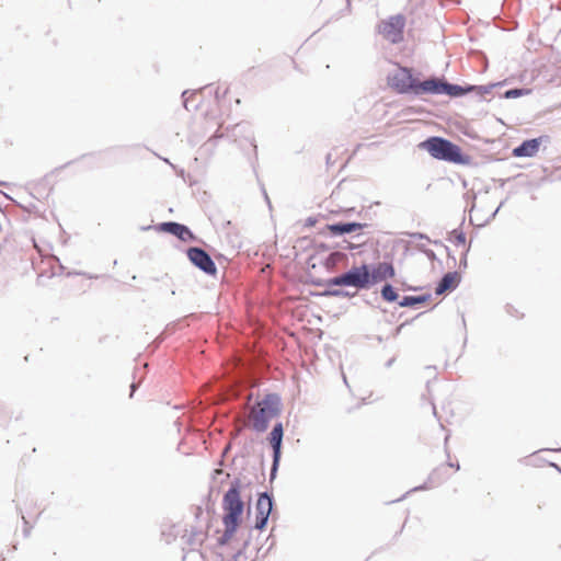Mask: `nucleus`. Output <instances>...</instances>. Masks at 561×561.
Masks as SVG:
<instances>
[{"mask_svg": "<svg viewBox=\"0 0 561 561\" xmlns=\"http://www.w3.org/2000/svg\"><path fill=\"white\" fill-rule=\"evenodd\" d=\"M242 482L240 478H234L229 485V489L222 496V524L224 533L217 539L218 546H226L230 542L236 535L239 526L242 523L244 512V501L241 497Z\"/></svg>", "mask_w": 561, "mask_h": 561, "instance_id": "f257e3e1", "label": "nucleus"}, {"mask_svg": "<svg viewBox=\"0 0 561 561\" xmlns=\"http://www.w3.org/2000/svg\"><path fill=\"white\" fill-rule=\"evenodd\" d=\"M423 73L414 68L398 65L397 68L388 72L386 80L388 87L398 94L421 98L430 95L432 87V76L422 80Z\"/></svg>", "mask_w": 561, "mask_h": 561, "instance_id": "f03ea898", "label": "nucleus"}, {"mask_svg": "<svg viewBox=\"0 0 561 561\" xmlns=\"http://www.w3.org/2000/svg\"><path fill=\"white\" fill-rule=\"evenodd\" d=\"M417 148L427 151L436 160L458 165H469L472 161L456 142H419Z\"/></svg>", "mask_w": 561, "mask_h": 561, "instance_id": "7ed1b4c3", "label": "nucleus"}, {"mask_svg": "<svg viewBox=\"0 0 561 561\" xmlns=\"http://www.w3.org/2000/svg\"><path fill=\"white\" fill-rule=\"evenodd\" d=\"M282 413V398L276 392H270L261 401V409L253 419L252 428L256 433H264L271 421Z\"/></svg>", "mask_w": 561, "mask_h": 561, "instance_id": "20e7f679", "label": "nucleus"}, {"mask_svg": "<svg viewBox=\"0 0 561 561\" xmlns=\"http://www.w3.org/2000/svg\"><path fill=\"white\" fill-rule=\"evenodd\" d=\"M473 90V84H458L449 82L445 76L432 75L430 95H446L450 99H459L468 95Z\"/></svg>", "mask_w": 561, "mask_h": 561, "instance_id": "39448f33", "label": "nucleus"}, {"mask_svg": "<svg viewBox=\"0 0 561 561\" xmlns=\"http://www.w3.org/2000/svg\"><path fill=\"white\" fill-rule=\"evenodd\" d=\"M222 138L227 140H255L252 125L248 121H242L231 126L229 125L225 127V131H222L221 126H218L207 140H221Z\"/></svg>", "mask_w": 561, "mask_h": 561, "instance_id": "423d86ee", "label": "nucleus"}, {"mask_svg": "<svg viewBox=\"0 0 561 561\" xmlns=\"http://www.w3.org/2000/svg\"><path fill=\"white\" fill-rule=\"evenodd\" d=\"M345 273L347 287H354L356 293L369 290L375 286L369 263L364 262L359 265H353L351 268L346 270Z\"/></svg>", "mask_w": 561, "mask_h": 561, "instance_id": "0eeeda50", "label": "nucleus"}, {"mask_svg": "<svg viewBox=\"0 0 561 561\" xmlns=\"http://www.w3.org/2000/svg\"><path fill=\"white\" fill-rule=\"evenodd\" d=\"M405 24V15L398 13L382 20L378 25V28L379 33H381L385 38L390 41L392 44H399L403 41Z\"/></svg>", "mask_w": 561, "mask_h": 561, "instance_id": "6e6552de", "label": "nucleus"}, {"mask_svg": "<svg viewBox=\"0 0 561 561\" xmlns=\"http://www.w3.org/2000/svg\"><path fill=\"white\" fill-rule=\"evenodd\" d=\"M283 438H284V426L282 422H276L273 425L272 431L267 435V440L272 447V466L270 470V481H273L276 476L280 463L282 458V448H283Z\"/></svg>", "mask_w": 561, "mask_h": 561, "instance_id": "1a4fd4ad", "label": "nucleus"}, {"mask_svg": "<svg viewBox=\"0 0 561 561\" xmlns=\"http://www.w3.org/2000/svg\"><path fill=\"white\" fill-rule=\"evenodd\" d=\"M188 261L196 268L209 276L217 274V266L213 257L204 249L199 247H190L186 250Z\"/></svg>", "mask_w": 561, "mask_h": 561, "instance_id": "9d476101", "label": "nucleus"}, {"mask_svg": "<svg viewBox=\"0 0 561 561\" xmlns=\"http://www.w3.org/2000/svg\"><path fill=\"white\" fill-rule=\"evenodd\" d=\"M154 230L158 232L172 234L183 242H195L198 240L197 236L191 230L188 226L176 221H164L157 224L154 225Z\"/></svg>", "mask_w": 561, "mask_h": 561, "instance_id": "9b49d317", "label": "nucleus"}, {"mask_svg": "<svg viewBox=\"0 0 561 561\" xmlns=\"http://www.w3.org/2000/svg\"><path fill=\"white\" fill-rule=\"evenodd\" d=\"M366 227H368V224H362L357 221H337L325 225L324 230L329 231L332 237H341L357 230H362Z\"/></svg>", "mask_w": 561, "mask_h": 561, "instance_id": "f8f14e48", "label": "nucleus"}, {"mask_svg": "<svg viewBox=\"0 0 561 561\" xmlns=\"http://www.w3.org/2000/svg\"><path fill=\"white\" fill-rule=\"evenodd\" d=\"M370 272L374 276V285L376 286L379 283L387 282L390 278L396 276V270L392 262H378V263H369Z\"/></svg>", "mask_w": 561, "mask_h": 561, "instance_id": "ddd939ff", "label": "nucleus"}, {"mask_svg": "<svg viewBox=\"0 0 561 561\" xmlns=\"http://www.w3.org/2000/svg\"><path fill=\"white\" fill-rule=\"evenodd\" d=\"M461 280V276L457 271L445 273L435 287V295L439 296L445 293L455 290Z\"/></svg>", "mask_w": 561, "mask_h": 561, "instance_id": "4468645a", "label": "nucleus"}, {"mask_svg": "<svg viewBox=\"0 0 561 561\" xmlns=\"http://www.w3.org/2000/svg\"><path fill=\"white\" fill-rule=\"evenodd\" d=\"M213 83L202 87L199 90H184L181 94L182 104L187 111H197L201 106L202 100H197L199 91L204 92L211 88Z\"/></svg>", "mask_w": 561, "mask_h": 561, "instance_id": "2eb2a0df", "label": "nucleus"}, {"mask_svg": "<svg viewBox=\"0 0 561 561\" xmlns=\"http://www.w3.org/2000/svg\"><path fill=\"white\" fill-rule=\"evenodd\" d=\"M275 506V500L272 492L264 491L257 494V501L255 505L256 514L271 516Z\"/></svg>", "mask_w": 561, "mask_h": 561, "instance_id": "dca6fc26", "label": "nucleus"}, {"mask_svg": "<svg viewBox=\"0 0 561 561\" xmlns=\"http://www.w3.org/2000/svg\"><path fill=\"white\" fill-rule=\"evenodd\" d=\"M542 142H520L517 147H515L512 151L514 157L518 158H530L536 156L539 151Z\"/></svg>", "mask_w": 561, "mask_h": 561, "instance_id": "f3484780", "label": "nucleus"}, {"mask_svg": "<svg viewBox=\"0 0 561 561\" xmlns=\"http://www.w3.org/2000/svg\"><path fill=\"white\" fill-rule=\"evenodd\" d=\"M317 286H323L324 289H336L340 287H347L346 273L343 272L327 279H319L314 282Z\"/></svg>", "mask_w": 561, "mask_h": 561, "instance_id": "a211bd4d", "label": "nucleus"}, {"mask_svg": "<svg viewBox=\"0 0 561 561\" xmlns=\"http://www.w3.org/2000/svg\"><path fill=\"white\" fill-rule=\"evenodd\" d=\"M432 299V294L426 293L417 296H403L398 305L402 308H415L417 305H423Z\"/></svg>", "mask_w": 561, "mask_h": 561, "instance_id": "6ab92c4d", "label": "nucleus"}, {"mask_svg": "<svg viewBox=\"0 0 561 561\" xmlns=\"http://www.w3.org/2000/svg\"><path fill=\"white\" fill-rule=\"evenodd\" d=\"M505 83H506V80L497 81V82H490L488 84H482V85L473 84V90L471 93H473L474 96L479 101H483V100H485L486 94H490L496 88L504 87Z\"/></svg>", "mask_w": 561, "mask_h": 561, "instance_id": "aec40b11", "label": "nucleus"}, {"mask_svg": "<svg viewBox=\"0 0 561 561\" xmlns=\"http://www.w3.org/2000/svg\"><path fill=\"white\" fill-rule=\"evenodd\" d=\"M380 298L389 304L400 301L398 290L388 282H386L380 288Z\"/></svg>", "mask_w": 561, "mask_h": 561, "instance_id": "412c9836", "label": "nucleus"}, {"mask_svg": "<svg viewBox=\"0 0 561 561\" xmlns=\"http://www.w3.org/2000/svg\"><path fill=\"white\" fill-rule=\"evenodd\" d=\"M356 291H350L342 287L336 289H323L318 296L322 297H339V298H353L356 296Z\"/></svg>", "mask_w": 561, "mask_h": 561, "instance_id": "4be33fe9", "label": "nucleus"}, {"mask_svg": "<svg viewBox=\"0 0 561 561\" xmlns=\"http://www.w3.org/2000/svg\"><path fill=\"white\" fill-rule=\"evenodd\" d=\"M465 224V218H462L460 226ZM466 233L462 231L461 227L451 230L448 233L447 240L453 242L455 245H465L466 244Z\"/></svg>", "mask_w": 561, "mask_h": 561, "instance_id": "5701e85b", "label": "nucleus"}, {"mask_svg": "<svg viewBox=\"0 0 561 561\" xmlns=\"http://www.w3.org/2000/svg\"><path fill=\"white\" fill-rule=\"evenodd\" d=\"M530 93H531V89H529V88L515 87V88H511V89H507L506 91H504L500 95V98H503V99H517V98H520V96L528 95Z\"/></svg>", "mask_w": 561, "mask_h": 561, "instance_id": "b1692460", "label": "nucleus"}, {"mask_svg": "<svg viewBox=\"0 0 561 561\" xmlns=\"http://www.w3.org/2000/svg\"><path fill=\"white\" fill-rule=\"evenodd\" d=\"M438 473V469H435L432 471V473L428 476V479H427V482L419 485V486H415L413 489H411L410 491H408L404 495H402L401 497L394 500L393 502H399L401 500H403L409 493L411 492H415V491H422V490H427L428 489V482L430 483H435L437 482V479H436V476Z\"/></svg>", "mask_w": 561, "mask_h": 561, "instance_id": "393cba45", "label": "nucleus"}, {"mask_svg": "<svg viewBox=\"0 0 561 561\" xmlns=\"http://www.w3.org/2000/svg\"><path fill=\"white\" fill-rule=\"evenodd\" d=\"M268 519H270V516L268 515H259L256 514L255 515V523H254V528L257 529V530H264L268 524Z\"/></svg>", "mask_w": 561, "mask_h": 561, "instance_id": "a878e982", "label": "nucleus"}, {"mask_svg": "<svg viewBox=\"0 0 561 561\" xmlns=\"http://www.w3.org/2000/svg\"><path fill=\"white\" fill-rule=\"evenodd\" d=\"M228 91H229V88H226V89L224 90V92H220V88H219V87H216V88L214 89V91H209V93H214L215 102H216L217 104H219V103H220V101H221L222 99H225V98H226V95H227Z\"/></svg>", "mask_w": 561, "mask_h": 561, "instance_id": "bb28decb", "label": "nucleus"}, {"mask_svg": "<svg viewBox=\"0 0 561 561\" xmlns=\"http://www.w3.org/2000/svg\"><path fill=\"white\" fill-rule=\"evenodd\" d=\"M196 536H203L202 533H193L188 539V543L192 546L202 545L204 537L197 539Z\"/></svg>", "mask_w": 561, "mask_h": 561, "instance_id": "cd10ccee", "label": "nucleus"}, {"mask_svg": "<svg viewBox=\"0 0 561 561\" xmlns=\"http://www.w3.org/2000/svg\"><path fill=\"white\" fill-rule=\"evenodd\" d=\"M461 133L462 135H465L466 137H469L471 139H476L478 138V136L476 135V133L469 127V126H463L461 128Z\"/></svg>", "mask_w": 561, "mask_h": 561, "instance_id": "c85d7f7f", "label": "nucleus"}, {"mask_svg": "<svg viewBox=\"0 0 561 561\" xmlns=\"http://www.w3.org/2000/svg\"><path fill=\"white\" fill-rule=\"evenodd\" d=\"M432 242H433L435 245H440V247H443V248L446 250L448 257L453 260L454 264H456V257L451 254V252H450V250H449V248H448L447 245H445V244H444L442 241H439V240H435V241H432Z\"/></svg>", "mask_w": 561, "mask_h": 561, "instance_id": "c756f323", "label": "nucleus"}, {"mask_svg": "<svg viewBox=\"0 0 561 561\" xmlns=\"http://www.w3.org/2000/svg\"><path fill=\"white\" fill-rule=\"evenodd\" d=\"M470 247H471V242L469 243V247L463 251V253L460 257V263H459L460 267H463V268L467 267V255L470 250Z\"/></svg>", "mask_w": 561, "mask_h": 561, "instance_id": "7c9ffc66", "label": "nucleus"}, {"mask_svg": "<svg viewBox=\"0 0 561 561\" xmlns=\"http://www.w3.org/2000/svg\"><path fill=\"white\" fill-rule=\"evenodd\" d=\"M409 236L413 239L427 240L428 242H431V239L425 233L422 232H412L409 233Z\"/></svg>", "mask_w": 561, "mask_h": 561, "instance_id": "2f4dec72", "label": "nucleus"}, {"mask_svg": "<svg viewBox=\"0 0 561 561\" xmlns=\"http://www.w3.org/2000/svg\"><path fill=\"white\" fill-rule=\"evenodd\" d=\"M318 222V218L314 216H310L305 220V227L310 228L314 227Z\"/></svg>", "mask_w": 561, "mask_h": 561, "instance_id": "473e14b6", "label": "nucleus"}, {"mask_svg": "<svg viewBox=\"0 0 561 561\" xmlns=\"http://www.w3.org/2000/svg\"><path fill=\"white\" fill-rule=\"evenodd\" d=\"M507 201V198H505L504 201H502L500 203V205L496 207V209L491 214V216L488 218L486 222H489L490 220H493L495 218V216L497 215V213L500 211V209L504 206L505 202Z\"/></svg>", "mask_w": 561, "mask_h": 561, "instance_id": "72a5a7b5", "label": "nucleus"}, {"mask_svg": "<svg viewBox=\"0 0 561 561\" xmlns=\"http://www.w3.org/2000/svg\"><path fill=\"white\" fill-rule=\"evenodd\" d=\"M316 249L318 252H327L329 251L331 248L329 244L324 243V242H320V243H317L316 244Z\"/></svg>", "mask_w": 561, "mask_h": 561, "instance_id": "f704fd0d", "label": "nucleus"}, {"mask_svg": "<svg viewBox=\"0 0 561 561\" xmlns=\"http://www.w3.org/2000/svg\"><path fill=\"white\" fill-rule=\"evenodd\" d=\"M402 288H403V290H409V291H417V290L422 289V287H420V286H411V285H408L407 283L402 284Z\"/></svg>", "mask_w": 561, "mask_h": 561, "instance_id": "c9c22d12", "label": "nucleus"}, {"mask_svg": "<svg viewBox=\"0 0 561 561\" xmlns=\"http://www.w3.org/2000/svg\"><path fill=\"white\" fill-rule=\"evenodd\" d=\"M424 254L432 262L437 260V256H436L435 252L433 250H431V249L426 250Z\"/></svg>", "mask_w": 561, "mask_h": 561, "instance_id": "e433bc0d", "label": "nucleus"}, {"mask_svg": "<svg viewBox=\"0 0 561 561\" xmlns=\"http://www.w3.org/2000/svg\"><path fill=\"white\" fill-rule=\"evenodd\" d=\"M22 519H23V522H24V525L26 526V527L24 528V530H23L24 536H25V537H28V536H30V533H31V528H32V526H30V525H28V522L26 520V518H25L24 516H22Z\"/></svg>", "mask_w": 561, "mask_h": 561, "instance_id": "4c0bfd02", "label": "nucleus"}, {"mask_svg": "<svg viewBox=\"0 0 561 561\" xmlns=\"http://www.w3.org/2000/svg\"><path fill=\"white\" fill-rule=\"evenodd\" d=\"M524 140H538V141H541V140H550V137L548 135H540V136L533 137V138H525Z\"/></svg>", "mask_w": 561, "mask_h": 561, "instance_id": "58836bf2", "label": "nucleus"}, {"mask_svg": "<svg viewBox=\"0 0 561 561\" xmlns=\"http://www.w3.org/2000/svg\"><path fill=\"white\" fill-rule=\"evenodd\" d=\"M139 385L137 382H131L130 385V392H129V398H133L136 390L138 389Z\"/></svg>", "mask_w": 561, "mask_h": 561, "instance_id": "ea45409f", "label": "nucleus"}, {"mask_svg": "<svg viewBox=\"0 0 561 561\" xmlns=\"http://www.w3.org/2000/svg\"><path fill=\"white\" fill-rule=\"evenodd\" d=\"M423 140H447V139L444 138L443 136L432 135V136L425 137Z\"/></svg>", "mask_w": 561, "mask_h": 561, "instance_id": "a19ab883", "label": "nucleus"}, {"mask_svg": "<svg viewBox=\"0 0 561 561\" xmlns=\"http://www.w3.org/2000/svg\"><path fill=\"white\" fill-rule=\"evenodd\" d=\"M325 161H327L328 165H333L334 164L335 160H333V153L332 152H329L325 156Z\"/></svg>", "mask_w": 561, "mask_h": 561, "instance_id": "79ce46f5", "label": "nucleus"}, {"mask_svg": "<svg viewBox=\"0 0 561 561\" xmlns=\"http://www.w3.org/2000/svg\"><path fill=\"white\" fill-rule=\"evenodd\" d=\"M168 330H169V327H167L165 331L157 339L156 346H158L159 343H161V341L164 340Z\"/></svg>", "mask_w": 561, "mask_h": 561, "instance_id": "37998d69", "label": "nucleus"}, {"mask_svg": "<svg viewBox=\"0 0 561 561\" xmlns=\"http://www.w3.org/2000/svg\"><path fill=\"white\" fill-rule=\"evenodd\" d=\"M247 144H248L249 149H251V150L254 152V154L256 156V146H255V142L250 141V142H247Z\"/></svg>", "mask_w": 561, "mask_h": 561, "instance_id": "c03bdc74", "label": "nucleus"}, {"mask_svg": "<svg viewBox=\"0 0 561 561\" xmlns=\"http://www.w3.org/2000/svg\"><path fill=\"white\" fill-rule=\"evenodd\" d=\"M394 362H396V357L388 359L385 364L386 368H390Z\"/></svg>", "mask_w": 561, "mask_h": 561, "instance_id": "a18cd8bd", "label": "nucleus"}, {"mask_svg": "<svg viewBox=\"0 0 561 561\" xmlns=\"http://www.w3.org/2000/svg\"><path fill=\"white\" fill-rule=\"evenodd\" d=\"M447 466L450 467V468H455L456 470H459L460 469V466L458 462L454 463L451 461H448L447 462Z\"/></svg>", "mask_w": 561, "mask_h": 561, "instance_id": "49530a36", "label": "nucleus"}, {"mask_svg": "<svg viewBox=\"0 0 561 561\" xmlns=\"http://www.w3.org/2000/svg\"><path fill=\"white\" fill-rule=\"evenodd\" d=\"M549 466L554 468L559 473H561V467L556 462H549Z\"/></svg>", "mask_w": 561, "mask_h": 561, "instance_id": "de8ad7c7", "label": "nucleus"}, {"mask_svg": "<svg viewBox=\"0 0 561 561\" xmlns=\"http://www.w3.org/2000/svg\"><path fill=\"white\" fill-rule=\"evenodd\" d=\"M416 248L423 253H425V251L428 250V248H426L424 244H417Z\"/></svg>", "mask_w": 561, "mask_h": 561, "instance_id": "09e8293b", "label": "nucleus"}, {"mask_svg": "<svg viewBox=\"0 0 561 561\" xmlns=\"http://www.w3.org/2000/svg\"><path fill=\"white\" fill-rule=\"evenodd\" d=\"M150 229H154V226H144V227H141V230H144V231H147V230H150Z\"/></svg>", "mask_w": 561, "mask_h": 561, "instance_id": "8fccbe9b", "label": "nucleus"}, {"mask_svg": "<svg viewBox=\"0 0 561 561\" xmlns=\"http://www.w3.org/2000/svg\"><path fill=\"white\" fill-rule=\"evenodd\" d=\"M263 193H264L265 201L267 202L268 206L271 207V201L267 196V193L265 191H263Z\"/></svg>", "mask_w": 561, "mask_h": 561, "instance_id": "3c124183", "label": "nucleus"}, {"mask_svg": "<svg viewBox=\"0 0 561 561\" xmlns=\"http://www.w3.org/2000/svg\"><path fill=\"white\" fill-rule=\"evenodd\" d=\"M505 183H506V180H503V179L499 180L500 187H503L505 185Z\"/></svg>", "mask_w": 561, "mask_h": 561, "instance_id": "603ef678", "label": "nucleus"}, {"mask_svg": "<svg viewBox=\"0 0 561 561\" xmlns=\"http://www.w3.org/2000/svg\"><path fill=\"white\" fill-rule=\"evenodd\" d=\"M360 147H362V144L358 142L355 150L353 151V154H355L359 150Z\"/></svg>", "mask_w": 561, "mask_h": 561, "instance_id": "864d4df0", "label": "nucleus"}, {"mask_svg": "<svg viewBox=\"0 0 561 561\" xmlns=\"http://www.w3.org/2000/svg\"><path fill=\"white\" fill-rule=\"evenodd\" d=\"M432 405H433V414H434V416H437L436 407H435V404H432Z\"/></svg>", "mask_w": 561, "mask_h": 561, "instance_id": "5fc2aeb1", "label": "nucleus"}, {"mask_svg": "<svg viewBox=\"0 0 561 561\" xmlns=\"http://www.w3.org/2000/svg\"><path fill=\"white\" fill-rule=\"evenodd\" d=\"M355 248H356V245H355V244H353V243H350V244H348V247H347V249H350V250H353V249H355Z\"/></svg>", "mask_w": 561, "mask_h": 561, "instance_id": "6e6d98bb", "label": "nucleus"}, {"mask_svg": "<svg viewBox=\"0 0 561 561\" xmlns=\"http://www.w3.org/2000/svg\"><path fill=\"white\" fill-rule=\"evenodd\" d=\"M214 473H215V474H221V473H222V470H220V469H216V470H214Z\"/></svg>", "mask_w": 561, "mask_h": 561, "instance_id": "4d7b16f0", "label": "nucleus"}, {"mask_svg": "<svg viewBox=\"0 0 561 561\" xmlns=\"http://www.w3.org/2000/svg\"><path fill=\"white\" fill-rule=\"evenodd\" d=\"M230 447L229 446H226L225 449H224V454H227L229 451Z\"/></svg>", "mask_w": 561, "mask_h": 561, "instance_id": "13d9d810", "label": "nucleus"}, {"mask_svg": "<svg viewBox=\"0 0 561 561\" xmlns=\"http://www.w3.org/2000/svg\"><path fill=\"white\" fill-rule=\"evenodd\" d=\"M273 546H274V541H273V542H271V546L267 548V550H266V552H265V553H267V552L272 549V547H273Z\"/></svg>", "mask_w": 561, "mask_h": 561, "instance_id": "bf43d9fd", "label": "nucleus"}, {"mask_svg": "<svg viewBox=\"0 0 561 561\" xmlns=\"http://www.w3.org/2000/svg\"><path fill=\"white\" fill-rule=\"evenodd\" d=\"M377 341H378V342H382V341H383L382 336H381V335H378V336H377Z\"/></svg>", "mask_w": 561, "mask_h": 561, "instance_id": "052dcab7", "label": "nucleus"}, {"mask_svg": "<svg viewBox=\"0 0 561 561\" xmlns=\"http://www.w3.org/2000/svg\"><path fill=\"white\" fill-rule=\"evenodd\" d=\"M478 140H480V138H478ZM481 140L489 141V140H492V139L491 138H481Z\"/></svg>", "mask_w": 561, "mask_h": 561, "instance_id": "680f3d73", "label": "nucleus"}, {"mask_svg": "<svg viewBox=\"0 0 561 561\" xmlns=\"http://www.w3.org/2000/svg\"><path fill=\"white\" fill-rule=\"evenodd\" d=\"M351 157H348L347 159H345V161L342 163V165L346 164L348 162Z\"/></svg>", "mask_w": 561, "mask_h": 561, "instance_id": "e2e57ef3", "label": "nucleus"}, {"mask_svg": "<svg viewBox=\"0 0 561 561\" xmlns=\"http://www.w3.org/2000/svg\"><path fill=\"white\" fill-rule=\"evenodd\" d=\"M404 324H401L399 328H397V333L400 332L401 328L403 327Z\"/></svg>", "mask_w": 561, "mask_h": 561, "instance_id": "0e129e2a", "label": "nucleus"}, {"mask_svg": "<svg viewBox=\"0 0 561 561\" xmlns=\"http://www.w3.org/2000/svg\"><path fill=\"white\" fill-rule=\"evenodd\" d=\"M241 103V100L240 99H237L236 100V104H240Z\"/></svg>", "mask_w": 561, "mask_h": 561, "instance_id": "69168bd1", "label": "nucleus"}, {"mask_svg": "<svg viewBox=\"0 0 561 561\" xmlns=\"http://www.w3.org/2000/svg\"><path fill=\"white\" fill-rule=\"evenodd\" d=\"M462 323H463V325H466V320H465L463 316H462Z\"/></svg>", "mask_w": 561, "mask_h": 561, "instance_id": "338daca9", "label": "nucleus"}, {"mask_svg": "<svg viewBox=\"0 0 561 561\" xmlns=\"http://www.w3.org/2000/svg\"><path fill=\"white\" fill-rule=\"evenodd\" d=\"M559 450L561 451V448Z\"/></svg>", "mask_w": 561, "mask_h": 561, "instance_id": "774afa93", "label": "nucleus"}]
</instances>
